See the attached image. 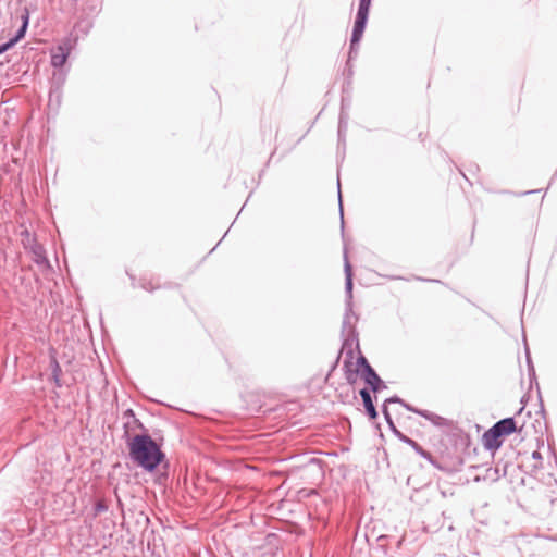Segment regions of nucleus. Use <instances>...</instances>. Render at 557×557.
<instances>
[{
    "instance_id": "obj_5",
    "label": "nucleus",
    "mask_w": 557,
    "mask_h": 557,
    "mask_svg": "<svg viewBox=\"0 0 557 557\" xmlns=\"http://www.w3.org/2000/svg\"><path fill=\"white\" fill-rule=\"evenodd\" d=\"M362 377L374 393H377L382 388H386L385 383L381 380L372 367H368L367 372L362 373Z\"/></svg>"
},
{
    "instance_id": "obj_3",
    "label": "nucleus",
    "mask_w": 557,
    "mask_h": 557,
    "mask_svg": "<svg viewBox=\"0 0 557 557\" xmlns=\"http://www.w3.org/2000/svg\"><path fill=\"white\" fill-rule=\"evenodd\" d=\"M71 50V41L66 39L62 45L58 46L51 53V65L53 67H62L67 60Z\"/></svg>"
},
{
    "instance_id": "obj_23",
    "label": "nucleus",
    "mask_w": 557,
    "mask_h": 557,
    "mask_svg": "<svg viewBox=\"0 0 557 557\" xmlns=\"http://www.w3.org/2000/svg\"><path fill=\"white\" fill-rule=\"evenodd\" d=\"M532 456H533V458H540L541 457L539 451H534Z\"/></svg>"
},
{
    "instance_id": "obj_10",
    "label": "nucleus",
    "mask_w": 557,
    "mask_h": 557,
    "mask_svg": "<svg viewBox=\"0 0 557 557\" xmlns=\"http://www.w3.org/2000/svg\"><path fill=\"white\" fill-rule=\"evenodd\" d=\"M28 11L25 10L24 14L22 15L23 24L17 30L16 35L11 38L8 42H5V46H8V50L12 48L17 41H20L26 33L27 26H28Z\"/></svg>"
},
{
    "instance_id": "obj_2",
    "label": "nucleus",
    "mask_w": 557,
    "mask_h": 557,
    "mask_svg": "<svg viewBox=\"0 0 557 557\" xmlns=\"http://www.w3.org/2000/svg\"><path fill=\"white\" fill-rule=\"evenodd\" d=\"M368 15H369V12H367V11L358 10V12H357V16H356L354 28H352L351 39H350V52H349L350 57L355 52L356 47L358 46L359 41L362 38L363 32L366 28V24L368 21Z\"/></svg>"
},
{
    "instance_id": "obj_19",
    "label": "nucleus",
    "mask_w": 557,
    "mask_h": 557,
    "mask_svg": "<svg viewBox=\"0 0 557 557\" xmlns=\"http://www.w3.org/2000/svg\"><path fill=\"white\" fill-rule=\"evenodd\" d=\"M338 202H339L341 222H342V227H343L344 226V215H343L342 194H341V184L339 183H338Z\"/></svg>"
},
{
    "instance_id": "obj_17",
    "label": "nucleus",
    "mask_w": 557,
    "mask_h": 557,
    "mask_svg": "<svg viewBox=\"0 0 557 557\" xmlns=\"http://www.w3.org/2000/svg\"><path fill=\"white\" fill-rule=\"evenodd\" d=\"M372 0H359V8L358 10L367 11L369 12L370 5Z\"/></svg>"
},
{
    "instance_id": "obj_24",
    "label": "nucleus",
    "mask_w": 557,
    "mask_h": 557,
    "mask_svg": "<svg viewBox=\"0 0 557 557\" xmlns=\"http://www.w3.org/2000/svg\"><path fill=\"white\" fill-rule=\"evenodd\" d=\"M126 413H129L131 416H133V411H132V409H128V410L126 411Z\"/></svg>"
},
{
    "instance_id": "obj_4",
    "label": "nucleus",
    "mask_w": 557,
    "mask_h": 557,
    "mask_svg": "<svg viewBox=\"0 0 557 557\" xmlns=\"http://www.w3.org/2000/svg\"><path fill=\"white\" fill-rule=\"evenodd\" d=\"M344 260L346 305L350 308L352 306V270L346 253Z\"/></svg>"
},
{
    "instance_id": "obj_18",
    "label": "nucleus",
    "mask_w": 557,
    "mask_h": 557,
    "mask_svg": "<svg viewBox=\"0 0 557 557\" xmlns=\"http://www.w3.org/2000/svg\"><path fill=\"white\" fill-rule=\"evenodd\" d=\"M418 454H420L422 457L428 458L431 460V455L426 453L418 443L417 446L412 447Z\"/></svg>"
},
{
    "instance_id": "obj_12",
    "label": "nucleus",
    "mask_w": 557,
    "mask_h": 557,
    "mask_svg": "<svg viewBox=\"0 0 557 557\" xmlns=\"http://www.w3.org/2000/svg\"><path fill=\"white\" fill-rule=\"evenodd\" d=\"M392 403H399V404H401L404 407H405V405H407V404H406V403H404V400H401V399H400V398H398L397 396L391 397V398H388V399H386V400H385V404H384V406H383L382 411H383V414H384V417H385V419H386L387 423H388L392 428H394L393 420H392L391 414H389L388 409H387V404H392Z\"/></svg>"
},
{
    "instance_id": "obj_16",
    "label": "nucleus",
    "mask_w": 557,
    "mask_h": 557,
    "mask_svg": "<svg viewBox=\"0 0 557 557\" xmlns=\"http://www.w3.org/2000/svg\"><path fill=\"white\" fill-rule=\"evenodd\" d=\"M107 509H108L107 505L102 500H99L95 505V515L104 512V511H107Z\"/></svg>"
},
{
    "instance_id": "obj_22",
    "label": "nucleus",
    "mask_w": 557,
    "mask_h": 557,
    "mask_svg": "<svg viewBox=\"0 0 557 557\" xmlns=\"http://www.w3.org/2000/svg\"><path fill=\"white\" fill-rule=\"evenodd\" d=\"M8 50V46H5V44L1 45L0 46V54H2L3 52H5Z\"/></svg>"
},
{
    "instance_id": "obj_14",
    "label": "nucleus",
    "mask_w": 557,
    "mask_h": 557,
    "mask_svg": "<svg viewBox=\"0 0 557 557\" xmlns=\"http://www.w3.org/2000/svg\"><path fill=\"white\" fill-rule=\"evenodd\" d=\"M357 364L360 369H362V373L367 372L368 370V367H371L368 362V360L366 359V357L363 356H360L357 360Z\"/></svg>"
},
{
    "instance_id": "obj_20",
    "label": "nucleus",
    "mask_w": 557,
    "mask_h": 557,
    "mask_svg": "<svg viewBox=\"0 0 557 557\" xmlns=\"http://www.w3.org/2000/svg\"><path fill=\"white\" fill-rule=\"evenodd\" d=\"M141 286H143L144 289L149 290V292L154 289V287L151 285L150 282L149 283H143Z\"/></svg>"
},
{
    "instance_id": "obj_7",
    "label": "nucleus",
    "mask_w": 557,
    "mask_h": 557,
    "mask_svg": "<svg viewBox=\"0 0 557 557\" xmlns=\"http://www.w3.org/2000/svg\"><path fill=\"white\" fill-rule=\"evenodd\" d=\"M492 428L504 437L516 431V421L513 418H505L496 422Z\"/></svg>"
},
{
    "instance_id": "obj_8",
    "label": "nucleus",
    "mask_w": 557,
    "mask_h": 557,
    "mask_svg": "<svg viewBox=\"0 0 557 557\" xmlns=\"http://www.w3.org/2000/svg\"><path fill=\"white\" fill-rule=\"evenodd\" d=\"M359 394L362 398L363 406L366 408L368 416L370 417V419H375L377 417V411L373 405L370 392L367 388H362L359 392Z\"/></svg>"
},
{
    "instance_id": "obj_21",
    "label": "nucleus",
    "mask_w": 557,
    "mask_h": 557,
    "mask_svg": "<svg viewBox=\"0 0 557 557\" xmlns=\"http://www.w3.org/2000/svg\"><path fill=\"white\" fill-rule=\"evenodd\" d=\"M404 441H405L406 443H408L411 447L417 446V442H414V441H413V440H411V438L404 437Z\"/></svg>"
},
{
    "instance_id": "obj_15",
    "label": "nucleus",
    "mask_w": 557,
    "mask_h": 557,
    "mask_svg": "<svg viewBox=\"0 0 557 557\" xmlns=\"http://www.w3.org/2000/svg\"><path fill=\"white\" fill-rule=\"evenodd\" d=\"M34 253L36 255L37 259L36 262L40 263L41 261L46 260V258L42 255V248L41 246H35L33 249Z\"/></svg>"
},
{
    "instance_id": "obj_11",
    "label": "nucleus",
    "mask_w": 557,
    "mask_h": 557,
    "mask_svg": "<svg viewBox=\"0 0 557 557\" xmlns=\"http://www.w3.org/2000/svg\"><path fill=\"white\" fill-rule=\"evenodd\" d=\"M357 320V317L355 315L352 311V306L349 307L346 306V311L344 315L343 321V332L347 335L351 334L354 332V322Z\"/></svg>"
},
{
    "instance_id": "obj_13",
    "label": "nucleus",
    "mask_w": 557,
    "mask_h": 557,
    "mask_svg": "<svg viewBox=\"0 0 557 557\" xmlns=\"http://www.w3.org/2000/svg\"><path fill=\"white\" fill-rule=\"evenodd\" d=\"M347 128V122L344 120L343 114L339 117V124H338V137L342 139L344 137V133Z\"/></svg>"
},
{
    "instance_id": "obj_6",
    "label": "nucleus",
    "mask_w": 557,
    "mask_h": 557,
    "mask_svg": "<svg viewBox=\"0 0 557 557\" xmlns=\"http://www.w3.org/2000/svg\"><path fill=\"white\" fill-rule=\"evenodd\" d=\"M483 442L484 446L491 450L498 449L503 444L502 436L493 428L488 429L483 434Z\"/></svg>"
},
{
    "instance_id": "obj_9",
    "label": "nucleus",
    "mask_w": 557,
    "mask_h": 557,
    "mask_svg": "<svg viewBox=\"0 0 557 557\" xmlns=\"http://www.w3.org/2000/svg\"><path fill=\"white\" fill-rule=\"evenodd\" d=\"M405 408L409 411H412V412H416V413L422 416L423 418L431 421L435 425L444 424V421H445L444 418H442L441 416H437L436 413L430 412L428 410H419V409L412 408L410 405H405Z\"/></svg>"
},
{
    "instance_id": "obj_1",
    "label": "nucleus",
    "mask_w": 557,
    "mask_h": 557,
    "mask_svg": "<svg viewBox=\"0 0 557 557\" xmlns=\"http://www.w3.org/2000/svg\"><path fill=\"white\" fill-rule=\"evenodd\" d=\"M129 456L134 462L147 471H153L164 455L149 435H135L129 443Z\"/></svg>"
}]
</instances>
